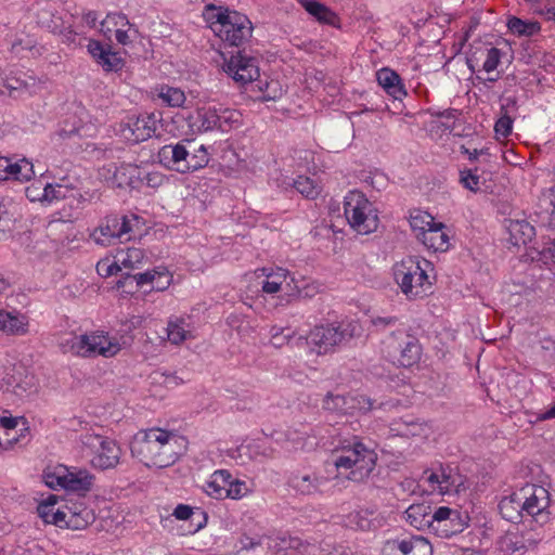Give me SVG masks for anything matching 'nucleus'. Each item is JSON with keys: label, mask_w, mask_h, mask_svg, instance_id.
<instances>
[{"label": "nucleus", "mask_w": 555, "mask_h": 555, "mask_svg": "<svg viewBox=\"0 0 555 555\" xmlns=\"http://www.w3.org/2000/svg\"><path fill=\"white\" fill-rule=\"evenodd\" d=\"M186 439L158 427L140 430L130 442L132 456L144 465L166 468L173 465L186 450Z\"/></svg>", "instance_id": "nucleus-1"}, {"label": "nucleus", "mask_w": 555, "mask_h": 555, "mask_svg": "<svg viewBox=\"0 0 555 555\" xmlns=\"http://www.w3.org/2000/svg\"><path fill=\"white\" fill-rule=\"evenodd\" d=\"M377 454L363 444L358 437L339 441L334 453V466L341 474L348 470L347 479L353 482L366 480L376 466Z\"/></svg>", "instance_id": "nucleus-2"}, {"label": "nucleus", "mask_w": 555, "mask_h": 555, "mask_svg": "<svg viewBox=\"0 0 555 555\" xmlns=\"http://www.w3.org/2000/svg\"><path fill=\"white\" fill-rule=\"evenodd\" d=\"M206 10L211 30L224 43L240 48L251 37L253 24L245 14L212 4Z\"/></svg>", "instance_id": "nucleus-3"}, {"label": "nucleus", "mask_w": 555, "mask_h": 555, "mask_svg": "<svg viewBox=\"0 0 555 555\" xmlns=\"http://www.w3.org/2000/svg\"><path fill=\"white\" fill-rule=\"evenodd\" d=\"M157 159L169 170L188 173L206 167L210 158L205 145H198L194 140L184 139L176 144L160 147Z\"/></svg>", "instance_id": "nucleus-4"}, {"label": "nucleus", "mask_w": 555, "mask_h": 555, "mask_svg": "<svg viewBox=\"0 0 555 555\" xmlns=\"http://www.w3.org/2000/svg\"><path fill=\"white\" fill-rule=\"evenodd\" d=\"M140 218L134 215H107L90 233V238L98 245L112 246L122 244L135 237Z\"/></svg>", "instance_id": "nucleus-5"}, {"label": "nucleus", "mask_w": 555, "mask_h": 555, "mask_svg": "<svg viewBox=\"0 0 555 555\" xmlns=\"http://www.w3.org/2000/svg\"><path fill=\"white\" fill-rule=\"evenodd\" d=\"M354 331L356 326L351 323H325L315 325L306 337L300 336L298 340L305 339L311 352L321 356L349 343L354 336Z\"/></svg>", "instance_id": "nucleus-6"}, {"label": "nucleus", "mask_w": 555, "mask_h": 555, "mask_svg": "<svg viewBox=\"0 0 555 555\" xmlns=\"http://www.w3.org/2000/svg\"><path fill=\"white\" fill-rule=\"evenodd\" d=\"M383 352L395 365L411 367L421 360L422 347L415 336L398 330L383 340Z\"/></svg>", "instance_id": "nucleus-7"}, {"label": "nucleus", "mask_w": 555, "mask_h": 555, "mask_svg": "<svg viewBox=\"0 0 555 555\" xmlns=\"http://www.w3.org/2000/svg\"><path fill=\"white\" fill-rule=\"evenodd\" d=\"M344 212L351 228L361 234L374 232L378 227L377 210L361 191L353 190L345 196Z\"/></svg>", "instance_id": "nucleus-8"}, {"label": "nucleus", "mask_w": 555, "mask_h": 555, "mask_svg": "<svg viewBox=\"0 0 555 555\" xmlns=\"http://www.w3.org/2000/svg\"><path fill=\"white\" fill-rule=\"evenodd\" d=\"M393 275L402 293L409 299L426 296L427 291L431 287L426 271L412 257L397 263L393 269Z\"/></svg>", "instance_id": "nucleus-9"}, {"label": "nucleus", "mask_w": 555, "mask_h": 555, "mask_svg": "<svg viewBox=\"0 0 555 555\" xmlns=\"http://www.w3.org/2000/svg\"><path fill=\"white\" fill-rule=\"evenodd\" d=\"M66 345L69 346L73 353L86 358L95 356L109 358L120 350L117 341H112L108 335L96 332L73 336L66 341Z\"/></svg>", "instance_id": "nucleus-10"}, {"label": "nucleus", "mask_w": 555, "mask_h": 555, "mask_svg": "<svg viewBox=\"0 0 555 555\" xmlns=\"http://www.w3.org/2000/svg\"><path fill=\"white\" fill-rule=\"evenodd\" d=\"M398 401H380L372 399L364 395L357 396H341V395H333L332 392H327L323 400V409L331 412L338 413H350V409H358L361 412H370L374 409L388 410L395 408Z\"/></svg>", "instance_id": "nucleus-11"}, {"label": "nucleus", "mask_w": 555, "mask_h": 555, "mask_svg": "<svg viewBox=\"0 0 555 555\" xmlns=\"http://www.w3.org/2000/svg\"><path fill=\"white\" fill-rule=\"evenodd\" d=\"M223 70L240 86H245L259 77L258 60L241 50L224 60Z\"/></svg>", "instance_id": "nucleus-12"}, {"label": "nucleus", "mask_w": 555, "mask_h": 555, "mask_svg": "<svg viewBox=\"0 0 555 555\" xmlns=\"http://www.w3.org/2000/svg\"><path fill=\"white\" fill-rule=\"evenodd\" d=\"M519 490L524 495L521 501H526V504H524L525 514L534 517L537 521H544L546 518L544 511L550 503L548 491L537 485H526Z\"/></svg>", "instance_id": "nucleus-13"}, {"label": "nucleus", "mask_w": 555, "mask_h": 555, "mask_svg": "<svg viewBox=\"0 0 555 555\" xmlns=\"http://www.w3.org/2000/svg\"><path fill=\"white\" fill-rule=\"evenodd\" d=\"M498 545L506 555H524L528 550L535 547L537 540L529 531H507L500 538Z\"/></svg>", "instance_id": "nucleus-14"}, {"label": "nucleus", "mask_w": 555, "mask_h": 555, "mask_svg": "<svg viewBox=\"0 0 555 555\" xmlns=\"http://www.w3.org/2000/svg\"><path fill=\"white\" fill-rule=\"evenodd\" d=\"M35 175L34 165L26 158L15 163L8 157L0 156V181L15 180L29 181Z\"/></svg>", "instance_id": "nucleus-15"}, {"label": "nucleus", "mask_w": 555, "mask_h": 555, "mask_svg": "<svg viewBox=\"0 0 555 555\" xmlns=\"http://www.w3.org/2000/svg\"><path fill=\"white\" fill-rule=\"evenodd\" d=\"M121 455V449L115 440L106 438L105 441L101 442V446L95 451L94 456L91 460V464L94 468L101 470L111 469L117 466Z\"/></svg>", "instance_id": "nucleus-16"}, {"label": "nucleus", "mask_w": 555, "mask_h": 555, "mask_svg": "<svg viewBox=\"0 0 555 555\" xmlns=\"http://www.w3.org/2000/svg\"><path fill=\"white\" fill-rule=\"evenodd\" d=\"M108 173H112L107 179L111 181L113 186L131 189L139 188L140 169L131 164L111 165L107 169Z\"/></svg>", "instance_id": "nucleus-17"}, {"label": "nucleus", "mask_w": 555, "mask_h": 555, "mask_svg": "<svg viewBox=\"0 0 555 555\" xmlns=\"http://www.w3.org/2000/svg\"><path fill=\"white\" fill-rule=\"evenodd\" d=\"M160 122V113H151L140 115L131 125L130 130L132 132V141L135 143L143 142L154 134L158 130V124Z\"/></svg>", "instance_id": "nucleus-18"}, {"label": "nucleus", "mask_w": 555, "mask_h": 555, "mask_svg": "<svg viewBox=\"0 0 555 555\" xmlns=\"http://www.w3.org/2000/svg\"><path fill=\"white\" fill-rule=\"evenodd\" d=\"M95 477L86 468L68 467L66 473V490L86 495L93 488Z\"/></svg>", "instance_id": "nucleus-19"}, {"label": "nucleus", "mask_w": 555, "mask_h": 555, "mask_svg": "<svg viewBox=\"0 0 555 555\" xmlns=\"http://www.w3.org/2000/svg\"><path fill=\"white\" fill-rule=\"evenodd\" d=\"M376 80L386 93L395 100H402L408 94L400 75L389 67L378 69Z\"/></svg>", "instance_id": "nucleus-20"}, {"label": "nucleus", "mask_w": 555, "mask_h": 555, "mask_svg": "<svg viewBox=\"0 0 555 555\" xmlns=\"http://www.w3.org/2000/svg\"><path fill=\"white\" fill-rule=\"evenodd\" d=\"M326 479L312 473H293L288 478V485L302 495H311L320 491Z\"/></svg>", "instance_id": "nucleus-21"}, {"label": "nucleus", "mask_w": 555, "mask_h": 555, "mask_svg": "<svg viewBox=\"0 0 555 555\" xmlns=\"http://www.w3.org/2000/svg\"><path fill=\"white\" fill-rule=\"evenodd\" d=\"M446 225L441 222L433 223L427 231H423L416 234V237L423 242V244L435 251H446L449 248V236L444 231Z\"/></svg>", "instance_id": "nucleus-22"}, {"label": "nucleus", "mask_w": 555, "mask_h": 555, "mask_svg": "<svg viewBox=\"0 0 555 555\" xmlns=\"http://www.w3.org/2000/svg\"><path fill=\"white\" fill-rule=\"evenodd\" d=\"M505 228L513 245H526L533 238L534 228L527 220L507 219Z\"/></svg>", "instance_id": "nucleus-23"}, {"label": "nucleus", "mask_w": 555, "mask_h": 555, "mask_svg": "<svg viewBox=\"0 0 555 555\" xmlns=\"http://www.w3.org/2000/svg\"><path fill=\"white\" fill-rule=\"evenodd\" d=\"M27 317L16 311L0 310V331L8 335H24L27 333Z\"/></svg>", "instance_id": "nucleus-24"}, {"label": "nucleus", "mask_w": 555, "mask_h": 555, "mask_svg": "<svg viewBox=\"0 0 555 555\" xmlns=\"http://www.w3.org/2000/svg\"><path fill=\"white\" fill-rule=\"evenodd\" d=\"M392 544L403 555H433V546L427 539L413 535L409 539L395 540Z\"/></svg>", "instance_id": "nucleus-25"}, {"label": "nucleus", "mask_w": 555, "mask_h": 555, "mask_svg": "<svg viewBox=\"0 0 555 555\" xmlns=\"http://www.w3.org/2000/svg\"><path fill=\"white\" fill-rule=\"evenodd\" d=\"M521 498H524V495L520 493V490H518L500 501L499 511L503 518L514 522L519 517L524 516V504H526V501H521Z\"/></svg>", "instance_id": "nucleus-26"}, {"label": "nucleus", "mask_w": 555, "mask_h": 555, "mask_svg": "<svg viewBox=\"0 0 555 555\" xmlns=\"http://www.w3.org/2000/svg\"><path fill=\"white\" fill-rule=\"evenodd\" d=\"M231 474L227 469L216 470L205 485L206 493L217 500L227 499Z\"/></svg>", "instance_id": "nucleus-27"}, {"label": "nucleus", "mask_w": 555, "mask_h": 555, "mask_svg": "<svg viewBox=\"0 0 555 555\" xmlns=\"http://www.w3.org/2000/svg\"><path fill=\"white\" fill-rule=\"evenodd\" d=\"M406 521L414 528L422 530L430 528L431 506L425 503L412 504L406 511Z\"/></svg>", "instance_id": "nucleus-28"}, {"label": "nucleus", "mask_w": 555, "mask_h": 555, "mask_svg": "<svg viewBox=\"0 0 555 555\" xmlns=\"http://www.w3.org/2000/svg\"><path fill=\"white\" fill-rule=\"evenodd\" d=\"M67 513L73 516V518L69 519V528L75 530L86 528L95 519L93 511L87 507L83 503L75 502L68 504Z\"/></svg>", "instance_id": "nucleus-29"}, {"label": "nucleus", "mask_w": 555, "mask_h": 555, "mask_svg": "<svg viewBox=\"0 0 555 555\" xmlns=\"http://www.w3.org/2000/svg\"><path fill=\"white\" fill-rule=\"evenodd\" d=\"M511 34L517 37H533L541 31V23L538 21L521 20L517 16H509L506 23Z\"/></svg>", "instance_id": "nucleus-30"}, {"label": "nucleus", "mask_w": 555, "mask_h": 555, "mask_svg": "<svg viewBox=\"0 0 555 555\" xmlns=\"http://www.w3.org/2000/svg\"><path fill=\"white\" fill-rule=\"evenodd\" d=\"M156 274H158V271H156V270L145 271L142 273H137V274L126 273L125 275L121 276V279L117 282L116 285L118 288H124L128 293H132L133 287L135 289H138V288H141L145 284L153 285L154 281L156 279Z\"/></svg>", "instance_id": "nucleus-31"}, {"label": "nucleus", "mask_w": 555, "mask_h": 555, "mask_svg": "<svg viewBox=\"0 0 555 555\" xmlns=\"http://www.w3.org/2000/svg\"><path fill=\"white\" fill-rule=\"evenodd\" d=\"M391 430L402 437H416L425 435L426 425L412 416H404L392 422Z\"/></svg>", "instance_id": "nucleus-32"}, {"label": "nucleus", "mask_w": 555, "mask_h": 555, "mask_svg": "<svg viewBox=\"0 0 555 555\" xmlns=\"http://www.w3.org/2000/svg\"><path fill=\"white\" fill-rule=\"evenodd\" d=\"M300 3L317 21L327 25L335 23L336 14L325 4L315 0H302Z\"/></svg>", "instance_id": "nucleus-33"}, {"label": "nucleus", "mask_w": 555, "mask_h": 555, "mask_svg": "<svg viewBox=\"0 0 555 555\" xmlns=\"http://www.w3.org/2000/svg\"><path fill=\"white\" fill-rule=\"evenodd\" d=\"M38 24L50 31L62 30L64 28V18L55 13V9L51 3H47L37 13Z\"/></svg>", "instance_id": "nucleus-34"}, {"label": "nucleus", "mask_w": 555, "mask_h": 555, "mask_svg": "<svg viewBox=\"0 0 555 555\" xmlns=\"http://www.w3.org/2000/svg\"><path fill=\"white\" fill-rule=\"evenodd\" d=\"M538 209L537 214L544 222L551 224L555 220V188L542 193L538 201Z\"/></svg>", "instance_id": "nucleus-35"}, {"label": "nucleus", "mask_w": 555, "mask_h": 555, "mask_svg": "<svg viewBox=\"0 0 555 555\" xmlns=\"http://www.w3.org/2000/svg\"><path fill=\"white\" fill-rule=\"evenodd\" d=\"M66 473L67 466L57 465L55 467H48L43 470L42 479L44 483L53 489H65L66 490Z\"/></svg>", "instance_id": "nucleus-36"}, {"label": "nucleus", "mask_w": 555, "mask_h": 555, "mask_svg": "<svg viewBox=\"0 0 555 555\" xmlns=\"http://www.w3.org/2000/svg\"><path fill=\"white\" fill-rule=\"evenodd\" d=\"M284 449L287 451L304 450L309 438V434L306 430L299 428H288L284 434Z\"/></svg>", "instance_id": "nucleus-37"}, {"label": "nucleus", "mask_w": 555, "mask_h": 555, "mask_svg": "<svg viewBox=\"0 0 555 555\" xmlns=\"http://www.w3.org/2000/svg\"><path fill=\"white\" fill-rule=\"evenodd\" d=\"M457 520H460V513L457 511L447 506H440L434 512L431 511L430 528H433L435 531H438L442 522L453 524Z\"/></svg>", "instance_id": "nucleus-38"}, {"label": "nucleus", "mask_w": 555, "mask_h": 555, "mask_svg": "<svg viewBox=\"0 0 555 555\" xmlns=\"http://www.w3.org/2000/svg\"><path fill=\"white\" fill-rule=\"evenodd\" d=\"M242 115L240 112L230 108L218 109V130L228 132L241 125Z\"/></svg>", "instance_id": "nucleus-39"}, {"label": "nucleus", "mask_w": 555, "mask_h": 555, "mask_svg": "<svg viewBox=\"0 0 555 555\" xmlns=\"http://www.w3.org/2000/svg\"><path fill=\"white\" fill-rule=\"evenodd\" d=\"M72 193L73 189L67 185L48 183L43 188V192L39 199L42 202L52 203L54 201L68 198Z\"/></svg>", "instance_id": "nucleus-40"}, {"label": "nucleus", "mask_w": 555, "mask_h": 555, "mask_svg": "<svg viewBox=\"0 0 555 555\" xmlns=\"http://www.w3.org/2000/svg\"><path fill=\"white\" fill-rule=\"evenodd\" d=\"M270 345L274 348H282L291 343V340L295 337V331L291 327H282L278 325H273L270 328Z\"/></svg>", "instance_id": "nucleus-41"}, {"label": "nucleus", "mask_w": 555, "mask_h": 555, "mask_svg": "<svg viewBox=\"0 0 555 555\" xmlns=\"http://www.w3.org/2000/svg\"><path fill=\"white\" fill-rule=\"evenodd\" d=\"M301 541L298 538L293 537H272L269 540V550L273 553H286L288 550L299 551Z\"/></svg>", "instance_id": "nucleus-42"}, {"label": "nucleus", "mask_w": 555, "mask_h": 555, "mask_svg": "<svg viewBox=\"0 0 555 555\" xmlns=\"http://www.w3.org/2000/svg\"><path fill=\"white\" fill-rule=\"evenodd\" d=\"M375 512L369 508L350 513L348 516L349 525L363 531L371 530L374 525L372 518Z\"/></svg>", "instance_id": "nucleus-43"}, {"label": "nucleus", "mask_w": 555, "mask_h": 555, "mask_svg": "<svg viewBox=\"0 0 555 555\" xmlns=\"http://www.w3.org/2000/svg\"><path fill=\"white\" fill-rule=\"evenodd\" d=\"M198 115V131L207 132L218 130V109L207 108L197 112Z\"/></svg>", "instance_id": "nucleus-44"}, {"label": "nucleus", "mask_w": 555, "mask_h": 555, "mask_svg": "<svg viewBox=\"0 0 555 555\" xmlns=\"http://www.w3.org/2000/svg\"><path fill=\"white\" fill-rule=\"evenodd\" d=\"M371 326L373 332L383 334L387 331H398L397 328L399 324V319L395 315H386V317H374L371 319Z\"/></svg>", "instance_id": "nucleus-45"}, {"label": "nucleus", "mask_w": 555, "mask_h": 555, "mask_svg": "<svg viewBox=\"0 0 555 555\" xmlns=\"http://www.w3.org/2000/svg\"><path fill=\"white\" fill-rule=\"evenodd\" d=\"M168 340L175 345H178L185 340L190 334L184 328V321L183 320H177L175 322L170 321L168 323V326L166 328Z\"/></svg>", "instance_id": "nucleus-46"}, {"label": "nucleus", "mask_w": 555, "mask_h": 555, "mask_svg": "<svg viewBox=\"0 0 555 555\" xmlns=\"http://www.w3.org/2000/svg\"><path fill=\"white\" fill-rule=\"evenodd\" d=\"M159 98L169 106L179 107L185 101V95L182 90L173 87H164L159 93Z\"/></svg>", "instance_id": "nucleus-47"}, {"label": "nucleus", "mask_w": 555, "mask_h": 555, "mask_svg": "<svg viewBox=\"0 0 555 555\" xmlns=\"http://www.w3.org/2000/svg\"><path fill=\"white\" fill-rule=\"evenodd\" d=\"M98 64L105 70V72H118L120 70L124 65L125 61L117 52L108 51L104 54V57L101 59Z\"/></svg>", "instance_id": "nucleus-48"}, {"label": "nucleus", "mask_w": 555, "mask_h": 555, "mask_svg": "<svg viewBox=\"0 0 555 555\" xmlns=\"http://www.w3.org/2000/svg\"><path fill=\"white\" fill-rule=\"evenodd\" d=\"M121 257L119 261L125 268L134 269L140 264L144 258V254L142 249L139 248H128L126 253L121 251L119 254Z\"/></svg>", "instance_id": "nucleus-49"}, {"label": "nucleus", "mask_w": 555, "mask_h": 555, "mask_svg": "<svg viewBox=\"0 0 555 555\" xmlns=\"http://www.w3.org/2000/svg\"><path fill=\"white\" fill-rule=\"evenodd\" d=\"M433 223L436 222L434 221V218L427 212L417 211L415 215H411L410 218V225L412 230L416 232V234L423 231H427V229L430 228Z\"/></svg>", "instance_id": "nucleus-50"}, {"label": "nucleus", "mask_w": 555, "mask_h": 555, "mask_svg": "<svg viewBox=\"0 0 555 555\" xmlns=\"http://www.w3.org/2000/svg\"><path fill=\"white\" fill-rule=\"evenodd\" d=\"M293 186L307 198H314L318 194L313 181L304 176H299L293 181Z\"/></svg>", "instance_id": "nucleus-51"}, {"label": "nucleus", "mask_w": 555, "mask_h": 555, "mask_svg": "<svg viewBox=\"0 0 555 555\" xmlns=\"http://www.w3.org/2000/svg\"><path fill=\"white\" fill-rule=\"evenodd\" d=\"M263 273L267 275L268 280L262 283V291L267 294H275L280 291L282 280L285 279L284 270L279 269L281 273H276L275 275L271 273H266L267 269H262Z\"/></svg>", "instance_id": "nucleus-52"}, {"label": "nucleus", "mask_w": 555, "mask_h": 555, "mask_svg": "<svg viewBox=\"0 0 555 555\" xmlns=\"http://www.w3.org/2000/svg\"><path fill=\"white\" fill-rule=\"evenodd\" d=\"M460 182L463 186L472 192H478L480 190V177L475 170H462L460 175Z\"/></svg>", "instance_id": "nucleus-53"}, {"label": "nucleus", "mask_w": 555, "mask_h": 555, "mask_svg": "<svg viewBox=\"0 0 555 555\" xmlns=\"http://www.w3.org/2000/svg\"><path fill=\"white\" fill-rule=\"evenodd\" d=\"M502 51L495 47L487 49L486 61L483 62L482 68L487 73L495 70L501 63Z\"/></svg>", "instance_id": "nucleus-54"}, {"label": "nucleus", "mask_w": 555, "mask_h": 555, "mask_svg": "<svg viewBox=\"0 0 555 555\" xmlns=\"http://www.w3.org/2000/svg\"><path fill=\"white\" fill-rule=\"evenodd\" d=\"M248 492V487L245 481L234 478L231 475V479L228 487L227 498L234 500L242 499Z\"/></svg>", "instance_id": "nucleus-55"}, {"label": "nucleus", "mask_w": 555, "mask_h": 555, "mask_svg": "<svg viewBox=\"0 0 555 555\" xmlns=\"http://www.w3.org/2000/svg\"><path fill=\"white\" fill-rule=\"evenodd\" d=\"M269 540H272V537H259L253 538L247 534H243L240 538V543L243 550H253L256 546H266L269 550Z\"/></svg>", "instance_id": "nucleus-56"}, {"label": "nucleus", "mask_w": 555, "mask_h": 555, "mask_svg": "<svg viewBox=\"0 0 555 555\" xmlns=\"http://www.w3.org/2000/svg\"><path fill=\"white\" fill-rule=\"evenodd\" d=\"M74 25L68 21H64V28L62 30H53L52 33L59 34L63 37V42L68 44H77V36L79 33L75 30Z\"/></svg>", "instance_id": "nucleus-57"}, {"label": "nucleus", "mask_w": 555, "mask_h": 555, "mask_svg": "<svg viewBox=\"0 0 555 555\" xmlns=\"http://www.w3.org/2000/svg\"><path fill=\"white\" fill-rule=\"evenodd\" d=\"M512 126H513L512 118L505 114L496 120V122L494 125L495 133L506 138L512 132Z\"/></svg>", "instance_id": "nucleus-58"}, {"label": "nucleus", "mask_w": 555, "mask_h": 555, "mask_svg": "<svg viewBox=\"0 0 555 555\" xmlns=\"http://www.w3.org/2000/svg\"><path fill=\"white\" fill-rule=\"evenodd\" d=\"M67 512H68V504H66L63 508H57L54 512L53 518H51L50 524H53L59 527H62V526L69 527V519H72L73 516L69 515Z\"/></svg>", "instance_id": "nucleus-59"}, {"label": "nucleus", "mask_w": 555, "mask_h": 555, "mask_svg": "<svg viewBox=\"0 0 555 555\" xmlns=\"http://www.w3.org/2000/svg\"><path fill=\"white\" fill-rule=\"evenodd\" d=\"M107 18L115 25L120 27H128L129 30H132L134 37L139 34L138 28L129 22L127 16L122 13H115L107 15Z\"/></svg>", "instance_id": "nucleus-60"}, {"label": "nucleus", "mask_w": 555, "mask_h": 555, "mask_svg": "<svg viewBox=\"0 0 555 555\" xmlns=\"http://www.w3.org/2000/svg\"><path fill=\"white\" fill-rule=\"evenodd\" d=\"M109 47L103 46L98 40H90L88 43V52L96 61V63L104 57V54L108 51Z\"/></svg>", "instance_id": "nucleus-61"}, {"label": "nucleus", "mask_w": 555, "mask_h": 555, "mask_svg": "<svg viewBox=\"0 0 555 555\" xmlns=\"http://www.w3.org/2000/svg\"><path fill=\"white\" fill-rule=\"evenodd\" d=\"M164 181V176L159 172H146L142 177L140 175L139 184H145L150 188H157Z\"/></svg>", "instance_id": "nucleus-62"}, {"label": "nucleus", "mask_w": 555, "mask_h": 555, "mask_svg": "<svg viewBox=\"0 0 555 555\" xmlns=\"http://www.w3.org/2000/svg\"><path fill=\"white\" fill-rule=\"evenodd\" d=\"M457 114V109L454 108H448L444 111L437 112L435 116L442 118L444 121H442V127L444 129L452 130L454 126V120Z\"/></svg>", "instance_id": "nucleus-63"}, {"label": "nucleus", "mask_w": 555, "mask_h": 555, "mask_svg": "<svg viewBox=\"0 0 555 555\" xmlns=\"http://www.w3.org/2000/svg\"><path fill=\"white\" fill-rule=\"evenodd\" d=\"M463 528H464V525L460 520H457V521H454L453 524L442 522L441 527L438 531H440L441 537L449 538L453 534L462 532Z\"/></svg>", "instance_id": "nucleus-64"}]
</instances>
